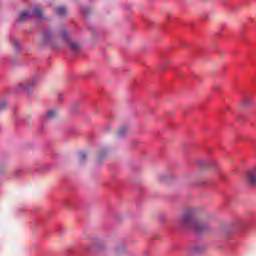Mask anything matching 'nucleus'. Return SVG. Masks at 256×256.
I'll return each mask as SVG.
<instances>
[{
	"label": "nucleus",
	"instance_id": "1",
	"mask_svg": "<svg viewBox=\"0 0 256 256\" xmlns=\"http://www.w3.org/2000/svg\"><path fill=\"white\" fill-rule=\"evenodd\" d=\"M179 223L185 229H190V231H195V233H203L209 229V226L196 219L193 209L186 210L179 218Z\"/></svg>",
	"mask_w": 256,
	"mask_h": 256
},
{
	"label": "nucleus",
	"instance_id": "2",
	"mask_svg": "<svg viewBox=\"0 0 256 256\" xmlns=\"http://www.w3.org/2000/svg\"><path fill=\"white\" fill-rule=\"evenodd\" d=\"M42 45H49V47H52L55 49V37L53 36V31L46 30L44 32V35L42 36Z\"/></svg>",
	"mask_w": 256,
	"mask_h": 256
},
{
	"label": "nucleus",
	"instance_id": "3",
	"mask_svg": "<svg viewBox=\"0 0 256 256\" xmlns=\"http://www.w3.org/2000/svg\"><path fill=\"white\" fill-rule=\"evenodd\" d=\"M61 38L63 39L64 43H66V45H68V47H70L73 51H77V49H79V44L69 39V34L67 31L63 30L61 32Z\"/></svg>",
	"mask_w": 256,
	"mask_h": 256
},
{
	"label": "nucleus",
	"instance_id": "4",
	"mask_svg": "<svg viewBox=\"0 0 256 256\" xmlns=\"http://www.w3.org/2000/svg\"><path fill=\"white\" fill-rule=\"evenodd\" d=\"M246 181L250 185H256V169L251 170L250 172L247 173Z\"/></svg>",
	"mask_w": 256,
	"mask_h": 256
},
{
	"label": "nucleus",
	"instance_id": "5",
	"mask_svg": "<svg viewBox=\"0 0 256 256\" xmlns=\"http://www.w3.org/2000/svg\"><path fill=\"white\" fill-rule=\"evenodd\" d=\"M32 15L37 19H43V9L39 6H35L32 10Z\"/></svg>",
	"mask_w": 256,
	"mask_h": 256
},
{
	"label": "nucleus",
	"instance_id": "6",
	"mask_svg": "<svg viewBox=\"0 0 256 256\" xmlns=\"http://www.w3.org/2000/svg\"><path fill=\"white\" fill-rule=\"evenodd\" d=\"M30 17H31V12L23 11L22 13H20L18 21L20 23H23L24 21H27V19H29Z\"/></svg>",
	"mask_w": 256,
	"mask_h": 256
},
{
	"label": "nucleus",
	"instance_id": "7",
	"mask_svg": "<svg viewBox=\"0 0 256 256\" xmlns=\"http://www.w3.org/2000/svg\"><path fill=\"white\" fill-rule=\"evenodd\" d=\"M56 13L60 17H65V15L67 14V8H65L64 6H60L56 8Z\"/></svg>",
	"mask_w": 256,
	"mask_h": 256
},
{
	"label": "nucleus",
	"instance_id": "8",
	"mask_svg": "<svg viewBox=\"0 0 256 256\" xmlns=\"http://www.w3.org/2000/svg\"><path fill=\"white\" fill-rule=\"evenodd\" d=\"M46 119H55L57 117V112H55L54 110H49L46 115H45Z\"/></svg>",
	"mask_w": 256,
	"mask_h": 256
},
{
	"label": "nucleus",
	"instance_id": "9",
	"mask_svg": "<svg viewBox=\"0 0 256 256\" xmlns=\"http://www.w3.org/2000/svg\"><path fill=\"white\" fill-rule=\"evenodd\" d=\"M87 161V154L85 152L79 153V163L83 165Z\"/></svg>",
	"mask_w": 256,
	"mask_h": 256
},
{
	"label": "nucleus",
	"instance_id": "10",
	"mask_svg": "<svg viewBox=\"0 0 256 256\" xmlns=\"http://www.w3.org/2000/svg\"><path fill=\"white\" fill-rule=\"evenodd\" d=\"M127 131V127L120 128V130L118 131V137H123V135H127Z\"/></svg>",
	"mask_w": 256,
	"mask_h": 256
},
{
	"label": "nucleus",
	"instance_id": "11",
	"mask_svg": "<svg viewBox=\"0 0 256 256\" xmlns=\"http://www.w3.org/2000/svg\"><path fill=\"white\" fill-rule=\"evenodd\" d=\"M12 45H13V47H14V49H15L16 51H19V40L13 39V40H12Z\"/></svg>",
	"mask_w": 256,
	"mask_h": 256
},
{
	"label": "nucleus",
	"instance_id": "12",
	"mask_svg": "<svg viewBox=\"0 0 256 256\" xmlns=\"http://www.w3.org/2000/svg\"><path fill=\"white\" fill-rule=\"evenodd\" d=\"M251 105V100L249 99H244L243 103H242V107H249Z\"/></svg>",
	"mask_w": 256,
	"mask_h": 256
},
{
	"label": "nucleus",
	"instance_id": "13",
	"mask_svg": "<svg viewBox=\"0 0 256 256\" xmlns=\"http://www.w3.org/2000/svg\"><path fill=\"white\" fill-rule=\"evenodd\" d=\"M5 109H7V102H0V111H5Z\"/></svg>",
	"mask_w": 256,
	"mask_h": 256
},
{
	"label": "nucleus",
	"instance_id": "14",
	"mask_svg": "<svg viewBox=\"0 0 256 256\" xmlns=\"http://www.w3.org/2000/svg\"><path fill=\"white\" fill-rule=\"evenodd\" d=\"M79 105H81V102H75L74 104H72V109L79 107Z\"/></svg>",
	"mask_w": 256,
	"mask_h": 256
},
{
	"label": "nucleus",
	"instance_id": "15",
	"mask_svg": "<svg viewBox=\"0 0 256 256\" xmlns=\"http://www.w3.org/2000/svg\"><path fill=\"white\" fill-rule=\"evenodd\" d=\"M23 89H29V87L25 86Z\"/></svg>",
	"mask_w": 256,
	"mask_h": 256
},
{
	"label": "nucleus",
	"instance_id": "16",
	"mask_svg": "<svg viewBox=\"0 0 256 256\" xmlns=\"http://www.w3.org/2000/svg\"><path fill=\"white\" fill-rule=\"evenodd\" d=\"M58 99H60V100H61V95H59V96H58Z\"/></svg>",
	"mask_w": 256,
	"mask_h": 256
},
{
	"label": "nucleus",
	"instance_id": "17",
	"mask_svg": "<svg viewBox=\"0 0 256 256\" xmlns=\"http://www.w3.org/2000/svg\"><path fill=\"white\" fill-rule=\"evenodd\" d=\"M99 158L101 159V155L99 156Z\"/></svg>",
	"mask_w": 256,
	"mask_h": 256
}]
</instances>
